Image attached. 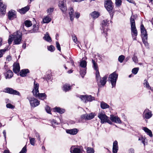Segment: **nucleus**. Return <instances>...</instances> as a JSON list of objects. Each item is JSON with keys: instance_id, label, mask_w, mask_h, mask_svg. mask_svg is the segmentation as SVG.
Listing matches in <instances>:
<instances>
[{"instance_id": "f257e3e1", "label": "nucleus", "mask_w": 153, "mask_h": 153, "mask_svg": "<svg viewBox=\"0 0 153 153\" xmlns=\"http://www.w3.org/2000/svg\"><path fill=\"white\" fill-rule=\"evenodd\" d=\"M135 15L132 14L130 18L131 34L134 40H136V37L137 35V31L136 27L135 21Z\"/></svg>"}, {"instance_id": "f03ea898", "label": "nucleus", "mask_w": 153, "mask_h": 153, "mask_svg": "<svg viewBox=\"0 0 153 153\" xmlns=\"http://www.w3.org/2000/svg\"><path fill=\"white\" fill-rule=\"evenodd\" d=\"M98 117L101 120V123L102 124L107 123L109 124H111L112 123L110 120L109 117L105 114L104 111L100 112L98 114Z\"/></svg>"}, {"instance_id": "7ed1b4c3", "label": "nucleus", "mask_w": 153, "mask_h": 153, "mask_svg": "<svg viewBox=\"0 0 153 153\" xmlns=\"http://www.w3.org/2000/svg\"><path fill=\"white\" fill-rule=\"evenodd\" d=\"M22 34L20 31H17L13 35L14 39V43L15 45L20 44L22 39Z\"/></svg>"}, {"instance_id": "20e7f679", "label": "nucleus", "mask_w": 153, "mask_h": 153, "mask_svg": "<svg viewBox=\"0 0 153 153\" xmlns=\"http://www.w3.org/2000/svg\"><path fill=\"white\" fill-rule=\"evenodd\" d=\"M118 75L115 71L110 74L108 78L109 81H110L112 85V88L115 87Z\"/></svg>"}, {"instance_id": "39448f33", "label": "nucleus", "mask_w": 153, "mask_h": 153, "mask_svg": "<svg viewBox=\"0 0 153 153\" xmlns=\"http://www.w3.org/2000/svg\"><path fill=\"white\" fill-rule=\"evenodd\" d=\"M141 34L142 36V40L143 43L145 44L146 43V40L147 39V34L146 30L145 29L143 25L140 26Z\"/></svg>"}, {"instance_id": "423d86ee", "label": "nucleus", "mask_w": 153, "mask_h": 153, "mask_svg": "<svg viewBox=\"0 0 153 153\" xmlns=\"http://www.w3.org/2000/svg\"><path fill=\"white\" fill-rule=\"evenodd\" d=\"M109 20L107 19L104 20L101 23V30L103 33L106 34H107V32L108 31V26L109 24Z\"/></svg>"}, {"instance_id": "0eeeda50", "label": "nucleus", "mask_w": 153, "mask_h": 153, "mask_svg": "<svg viewBox=\"0 0 153 153\" xmlns=\"http://www.w3.org/2000/svg\"><path fill=\"white\" fill-rule=\"evenodd\" d=\"M27 99L29 100L30 105L32 107H35L39 104V101L33 97L28 96Z\"/></svg>"}, {"instance_id": "6e6552de", "label": "nucleus", "mask_w": 153, "mask_h": 153, "mask_svg": "<svg viewBox=\"0 0 153 153\" xmlns=\"http://www.w3.org/2000/svg\"><path fill=\"white\" fill-rule=\"evenodd\" d=\"M70 152L71 153H83L84 150L82 147L73 146L70 149Z\"/></svg>"}, {"instance_id": "1a4fd4ad", "label": "nucleus", "mask_w": 153, "mask_h": 153, "mask_svg": "<svg viewBox=\"0 0 153 153\" xmlns=\"http://www.w3.org/2000/svg\"><path fill=\"white\" fill-rule=\"evenodd\" d=\"M4 91L10 94L21 96V94L19 92L11 88H6L4 89Z\"/></svg>"}, {"instance_id": "9d476101", "label": "nucleus", "mask_w": 153, "mask_h": 153, "mask_svg": "<svg viewBox=\"0 0 153 153\" xmlns=\"http://www.w3.org/2000/svg\"><path fill=\"white\" fill-rule=\"evenodd\" d=\"M152 115V111L147 108L145 110L143 114V118L146 119L150 118Z\"/></svg>"}, {"instance_id": "9b49d317", "label": "nucleus", "mask_w": 153, "mask_h": 153, "mask_svg": "<svg viewBox=\"0 0 153 153\" xmlns=\"http://www.w3.org/2000/svg\"><path fill=\"white\" fill-rule=\"evenodd\" d=\"M7 16L9 19L10 20H13L16 17V12L14 10H10L7 13Z\"/></svg>"}, {"instance_id": "f8f14e48", "label": "nucleus", "mask_w": 153, "mask_h": 153, "mask_svg": "<svg viewBox=\"0 0 153 153\" xmlns=\"http://www.w3.org/2000/svg\"><path fill=\"white\" fill-rule=\"evenodd\" d=\"M5 71L4 74L5 76L6 79H10L13 76V73L12 71L6 68H4Z\"/></svg>"}, {"instance_id": "ddd939ff", "label": "nucleus", "mask_w": 153, "mask_h": 153, "mask_svg": "<svg viewBox=\"0 0 153 153\" xmlns=\"http://www.w3.org/2000/svg\"><path fill=\"white\" fill-rule=\"evenodd\" d=\"M39 84L34 81V82L33 88L32 92L33 93V95H36L39 92Z\"/></svg>"}, {"instance_id": "4468645a", "label": "nucleus", "mask_w": 153, "mask_h": 153, "mask_svg": "<svg viewBox=\"0 0 153 153\" xmlns=\"http://www.w3.org/2000/svg\"><path fill=\"white\" fill-rule=\"evenodd\" d=\"M59 7L60 9L62 12H65L67 10V8L66 6L65 2L64 0L59 1L58 4Z\"/></svg>"}, {"instance_id": "2eb2a0df", "label": "nucleus", "mask_w": 153, "mask_h": 153, "mask_svg": "<svg viewBox=\"0 0 153 153\" xmlns=\"http://www.w3.org/2000/svg\"><path fill=\"white\" fill-rule=\"evenodd\" d=\"M7 6L3 3L2 1L0 0V11L2 14H5L6 13V10Z\"/></svg>"}, {"instance_id": "dca6fc26", "label": "nucleus", "mask_w": 153, "mask_h": 153, "mask_svg": "<svg viewBox=\"0 0 153 153\" xmlns=\"http://www.w3.org/2000/svg\"><path fill=\"white\" fill-rule=\"evenodd\" d=\"M110 119L113 122L116 123H121V120L118 117L115 116L113 115H111Z\"/></svg>"}, {"instance_id": "f3484780", "label": "nucleus", "mask_w": 153, "mask_h": 153, "mask_svg": "<svg viewBox=\"0 0 153 153\" xmlns=\"http://www.w3.org/2000/svg\"><path fill=\"white\" fill-rule=\"evenodd\" d=\"M105 7L107 10L110 13L111 17L112 18L113 14L112 13H111V12L113 8V4L107 5V4H106V5H105Z\"/></svg>"}, {"instance_id": "a211bd4d", "label": "nucleus", "mask_w": 153, "mask_h": 153, "mask_svg": "<svg viewBox=\"0 0 153 153\" xmlns=\"http://www.w3.org/2000/svg\"><path fill=\"white\" fill-rule=\"evenodd\" d=\"M13 71L14 73H18L20 70L19 64V63H14L13 65Z\"/></svg>"}, {"instance_id": "6ab92c4d", "label": "nucleus", "mask_w": 153, "mask_h": 153, "mask_svg": "<svg viewBox=\"0 0 153 153\" xmlns=\"http://www.w3.org/2000/svg\"><path fill=\"white\" fill-rule=\"evenodd\" d=\"M69 15L70 19L71 21H73L74 18V10L73 8L70 7L69 9Z\"/></svg>"}, {"instance_id": "aec40b11", "label": "nucleus", "mask_w": 153, "mask_h": 153, "mask_svg": "<svg viewBox=\"0 0 153 153\" xmlns=\"http://www.w3.org/2000/svg\"><path fill=\"white\" fill-rule=\"evenodd\" d=\"M118 150V143L117 141L115 140L113 143V153H117Z\"/></svg>"}, {"instance_id": "412c9836", "label": "nucleus", "mask_w": 153, "mask_h": 153, "mask_svg": "<svg viewBox=\"0 0 153 153\" xmlns=\"http://www.w3.org/2000/svg\"><path fill=\"white\" fill-rule=\"evenodd\" d=\"M78 130L76 128H73L71 129H68L66 131V132L71 135H75L78 132Z\"/></svg>"}, {"instance_id": "4be33fe9", "label": "nucleus", "mask_w": 153, "mask_h": 153, "mask_svg": "<svg viewBox=\"0 0 153 153\" xmlns=\"http://www.w3.org/2000/svg\"><path fill=\"white\" fill-rule=\"evenodd\" d=\"M39 30V26L38 25H33V29L28 30L29 33H35L38 32Z\"/></svg>"}, {"instance_id": "5701e85b", "label": "nucleus", "mask_w": 153, "mask_h": 153, "mask_svg": "<svg viewBox=\"0 0 153 153\" xmlns=\"http://www.w3.org/2000/svg\"><path fill=\"white\" fill-rule=\"evenodd\" d=\"M29 7L27 6L21 9H19L18 11L21 14H24L29 9Z\"/></svg>"}, {"instance_id": "b1692460", "label": "nucleus", "mask_w": 153, "mask_h": 153, "mask_svg": "<svg viewBox=\"0 0 153 153\" xmlns=\"http://www.w3.org/2000/svg\"><path fill=\"white\" fill-rule=\"evenodd\" d=\"M34 96L42 100H44L46 97V95L45 93H39V92L36 95Z\"/></svg>"}, {"instance_id": "393cba45", "label": "nucleus", "mask_w": 153, "mask_h": 153, "mask_svg": "<svg viewBox=\"0 0 153 153\" xmlns=\"http://www.w3.org/2000/svg\"><path fill=\"white\" fill-rule=\"evenodd\" d=\"M29 72V71L27 69H24L22 70L20 72V75L22 77H24L26 76L27 73Z\"/></svg>"}, {"instance_id": "a878e982", "label": "nucleus", "mask_w": 153, "mask_h": 153, "mask_svg": "<svg viewBox=\"0 0 153 153\" xmlns=\"http://www.w3.org/2000/svg\"><path fill=\"white\" fill-rule=\"evenodd\" d=\"M107 76H104L100 78V82L102 86H104L106 84L107 82Z\"/></svg>"}, {"instance_id": "bb28decb", "label": "nucleus", "mask_w": 153, "mask_h": 153, "mask_svg": "<svg viewBox=\"0 0 153 153\" xmlns=\"http://www.w3.org/2000/svg\"><path fill=\"white\" fill-rule=\"evenodd\" d=\"M143 129L144 130L150 137H152V131L148 128L146 127H143Z\"/></svg>"}, {"instance_id": "cd10ccee", "label": "nucleus", "mask_w": 153, "mask_h": 153, "mask_svg": "<svg viewBox=\"0 0 153 153\" xmlns=\"http://www.w3.org/2000/svg\"><path fill=\"white\" fill-rule=\"evenodd\" d=\"M43 39L48 42H51L52 41L51 37L49 36L48 32H47L46 33L45 35V36L43 37Z\"/></svg>"}, {"instance_id": "c85d7f7f", "label": "nucleus", "mask_w": 153, "mask_h": 153, "mask_svg": "<svg viewBox=\"0 0 153 153\" xmlns=\"http://www.w3.org/2000/svg\"><path fill=\"white\" fill-rule=\"evenodd\" d=\"M100 107L102 109H105L108 108L109 106L105 102L102 101L100 102Z\"/></svg>"}, {"instance_id": "c756f323", "label": "nucleus", "mask_w": 153, "mask_h": 153, "mask_svg": "<svg viewBox=\"0 0 153 153\" xmlns=\"http://www.w3.org/2000/svg\"><path fill=\"white\" fill-rule=\"evenodd\" d=\"M86 100L85 101V102L86 103L88 102H91L92 100H95L94 97H92L91 95L87 96L86 95Z\"/></svg>"}, {"instance_id": "7c9ffc66", "label": "nucleus", "mask_w": 153, "mask_h": 153, "mask_svg": "<svg viewBox=\"0 0 153 153\" xmlns=\"http://www.w3.org/2000/svg\"><path fill=\"white\" fill-rule=\"evenodd\" d=\"M63 90L65 92L69 91L71 89L70 86L67 84L63 85Z\"/></svg>"}, {"instance_id": "2f4dec72", "label": "nucleus", "mask_w": 153, "mask_h": 153, "mask_svg": "<svg viewBox=\"0 0 153 153\" xmlns=\"http://www.w3.org/2000/svg\"><path fill=\"white\" fill-rule=\"evenodd\" d=\"M51 18L48 16H46L43 19V21L45 23H48L51 22Z\"/></svg>"}, {"instance_id": "473e14b6", "label": "nucleus", "mask_w": 153, "mask_h": 153, "mask_svg": "<svg viewBox=\"0 0 153 153\" xmlns=\"http://www.w3.org/2000/svg\"><path fill=\"white\" fill-rule=\"evenodd\" d=\"M54 110L57 112L62 114L64 113L65 110L59 107H55L54 108Z\"/></svg>"}, {"instance_id": "72a5a7b5", "label": "nucleus", "mask_w": 153, "mask_h": 153, "mask_svg": "<svg viewBox=\"0 0 153 153\" xmlns=\"http://www.w3.org/2000/svg\"><path fill=\"white\" fill-rule=\"evenodd\" d=\"M90 15L93 18H97L99 16L98 12L95 11L92 12Z\"/></svg>"}, {"instance_id": "f704fd0d", "label": "nucleus", "mask_w": 153, "mask_h": 153, "mask_svg": "<svg viewBox=\"0 0 153 153\" xmlns=\"http://www.w3.org/2000/svg\"><path fill=\"white\" fill-rule=\"evenodd\" d=\"M94 117V114L93 113H91L90 114H87V117L86 118L87 120H90L93 119Z\"/></svg>"}, {"instance_id": "c9c22d12", "label": "nucleus", "mask_w": 153, "mask_h": 153, "mask_svg": "<svg viewBox=\"0 0 153 153\" xmlns=\"http://www.w3.org/2000/svg\"><path fill=\"white\" fill-rule=\"evenodd\" d=\"M25 24L26 26L27 27H29L32 25V22L29 20H26L25 22Z\"/></svg>"}, {"instance_id": "e433bc0d", "label": "nucleus", "mask_w": 153, "mask_h": 153, "mask_svg": "<svg viewBox=\"0 0 153 153\" xmlns=\"http://www.w3.org/2000/svg\"><path fill=\"white\" fill-rule=\"evenodd\" d=\"M80 65L82 68H86L87 65V62L85 60H82L80 62Z\"/></svg>"}, {"instance_id": "4c0bfd02", "label": "nucleus", "mask_w": 153, "mask_h": 153, "mask_svg": "<svg viewBox=\"0 0 153 153\" xmlns=\"http://www.w3.org/2000/svg\"><path fill=\"white\" fill-rule=\"evenodd\" d=\"M86 149L87 153H94V152L93 149L91 147H88Z\"/></svg>"}, {"instance_id": "58836bf2", "label": "nucleus", "mask_w": 153, "mask_h": 153, "mask_svg": "<svg viewBox=\"0 0 153 153\" xmlns=\"http://www.w3.org/2000/svg\"><path fill=\"white\" fill-rule=\"evenodd\" d=\"M92 62L93 63V67L94 68V69L96 71L98 70V65L97 63H96L95 61L93 59L92 60Z\"/></svg>"}, {"instance_id": "ea45409f", "label": "nucleus", "mask_w": 153, "mask_h": 153, "mask_svg": "<svg viewBox=\"0 0 153 153\" xmlns=\"http://www.w3.org/2000/svg\"><path fill=\"white\" fill-rule=\"evenodd\" d=\"M125 58L124 55H121L119 56L118 59V61L120 63H122Z\"/></svg>"}, {"instance_id": "a19ab883", "label": "nucleus", "mask_w": 153, "mask_h": 153, "mask_svg": "<svg viewBox=\"0 0 153 153\" xmlns=\"http://www.w3.org/2000/svg\"><path fill=\"white\" fill-rule=\"evenodd\" d=\"M122 1L121 0H115V4L117 7H120L122 4Z\"/></svg>"}, {"instance_id": "79ce46f5", "label": "nucleus", "mask_w": 153, "mask_h": 153, "mask_svg": "<svg viewBox=\"0 0 153 153\" xmlns=\"http://www.w3.org/2000/svg\"><path fill=\"white\" fill-rule=\"evenodd\" d=\"M106 4L107 5H110L113 4V3L111 0H104V6Z\"/></svg>"}, {"instance_id": "37998d69", "label": "nucleus", "mask_w": 153, "mask_h": 153, "mask_svg": "<svg viewBox=\"0 0 153 153\" xmlns=\"http://www.w3.org/2000/svg\"><path fill=\"white\" fill-rule=\"evenodd\" d=\"M139 70V68H135L132 69V72L133 74H136L138 72Z\"/></svg>"}, {"instance_id": "c03bdc74", "label": "nucleus", "mask_w": 153, "mask_h": 153, "mask_svg": "<svg viewBox=\"0 0 153 153\" xmlns=\"http://www.w3.org/2000/svg\"><path fill=\"white\" fill-rule=\"evenodd\" d=\"M96 80L97 81H98L100 78V73L98 70L96 71Z\"/></svg>"}, {"instance_id": "a18cd8bd", "label": "nucleus", "mask_w": 153, "mask_h": 153, "mask_svg": "<svg viewBox=\"0 0 153 153\" xmlns=\"http://www.w3.org/2000/svg\"><path fill=\"white\" fill-rule=\"evenodd\" d=\"M54 9L53 8L50 7L47 10V13L48 15H51Z\"/></svg>"}, {"instance_id": "49530a36", "label": "nucleus", "mask_w": 153, "mask_h": 153, "mask_svg": "<svg viewBox=\"0 0 153 153\" xmlns=\"http://www.w3.org/2000/svg\"><path fill=\"white\" fill-rule=\"evenodd\" d=\"M30 139V143L31 145L33 146L35 145V138H29Z\"/></svg>"}, {"instance_id": "de8ad7c7", "label": "nucleus", "mask_w": 153, "mask_h": 153, "mask_svg": "<svg viewBox=\"0 0 153 153\" xmlns=\"http://www.w3.org/2000/svg\"><path fill=\"white\" fill-rule=\"evenodd\" d=\"M144 85H145V87L146 88H148L149 89L150 87L148 81L146 80H145L144 81Z\"/></svg>"}, {"instance_id": "09e8293b", "label": "nucleus", "mask_w": 153, "mask_h": 153, "mask_svg": "<svg viewBox=\"0 0 153 153\" xmlns=\"http://www.w3.org/2000/svg\"><path fill=\"white\" fill-rule=\"evenodd\" d=\"M48 50L50 51L51 52L53 51L54 50V47L53 45H51L48 46Z\"/></svg>"}, {"instance_id": "8fccbe9b", "label": "nucleus", "mask_w": 153, "mask_h": 153, "mask_svg": "<svg viewBox=\"0 0 153 153\" xmlns=\"http://www.w3.org/2000/svg\"><path fill=\"white\" fill-rule=\"evenodd\" d=\"M86 74V69L83 70H81L80 71V74L82 76V77H83V76Z\"/></svg>"}, {"instance_id": "3c124183", "label": "nucleus", "mask_w": 153, "mask_h": 153, "mask_svg": "<svg viewBox=\"0 0 153 153\" xmlns=\"http://www.w3.org/2000/svg\"><path fill=\"white\" fill-rule=\"evenodd\" d=\"M27 147L25 146L22 149L19 153H26L27 152Z\"/></svg>"}, {"instance_id": "603ef678", "label": "nucleus", "mask_w": 153, "mask_h": 153, "mask_svg": "<svg viewBox=\"0 0 153 153\" xmlns=\"http://www.w3.org/2000/svg\"><path fill=\"white\" fill-rule=\"evenodd\" d=\"M132 60L135 63H137L138 62V60L137 57L135 55H134L133 57H132Z\"/></svg>"}, {"instance_id": "864d4df0", "label": "nucleus", "mask_w": 153, "mask_h": 153, "mask_svg": "<svg viewBox=\"0 0 153 153\" xmlns=\"http://www.w3.org/2000/svg\"><path fill=\"white\" fill-rule=\"evenodd\" d=\"M6 107L8 108L13 109L15 106L10 103H8L6 105Z\"/></svg>"}, {"instance_id": "5fc2aeb1", "label": "nucleus", "mask_w": 153, "mask_h": 153, "mask_svg": "<svg viewBox=\"0 0 153 153\" xmlns=\"http://www.w3.org/2000/svg\"><path fill=\"white\" fill-rule=\"evenodd\" d=\"M13 41V37L11 36H10L8 40V43L9 45H10Z\"/></svg>"}, {"instance_id": "6e6d98bb", "label": "nucleus", "mask_w": 153, "mask_h": 153, "mask_svg": "<svg viewBox=\"0 0 153 153\" xmlns=\"http://www.w3.org/2000/svg\"><path fill=\"white\" fill-rule=\"evenodd\" d=\"M51 124L53 126L58 125V123H57L56 121L54 120L51 121Z\"/></svg>"}, {"instance_id": "4d7b16f0", "label": "nucleus", "mask_w": 153, "mask_h": 153, "mask_svg": "<svg viewBox=\"0 0 153 153\" xmlns=\"http://www.w3.org/2000/svg\"><path fill=\"white\" fill-rule=\"evenodd\" d=\"M45 110L46 111V112L48 113H50L51 112V110H50V108L48 106H47L46 107H45Z\"/></svg>"}, {"instance_id": "13d9d810", "label": "nucleus", "mask_w": 153, "mask_h": 153, "mask_svg": "<svg viewBox=\"0 0 153 153\" xmlns=\"http://www.w3.org/2000/svg\"><path fill=\"white\" fill-rule=\"evenodd\" d=\"M56 46L58 50L59 51H61L60 46L58 42H56Z\"/></svg>"}, {"instance_id": "bf43d9fd", "label": "nucleus", "mask_w": 153, "mask_h": 153, "mask_svg": "<svg viewBox=\"0 0 153 153\" xmlns=\"http://www.w3.org/2000/svg\"><path fill=\"white\" fill-rule=\"evenodd\" d=\"M35 135L36 137V138H37V139H38V140L39 141H40V135H39V134L37 132H36L35 133Z\"/></svg>"}, {"instance_id": "052dcab7", "label": "nucleus", "mask_w": 153, "mask_h": 153, "mask_svg": "<svg viewBox=\"0 0 153 153\" xmlns=\"http://www.w3.org/2000/svg\"><path fill=\"white\" fill-rule=\"evenodd\" d=\"M72 39L74 42L76 43L77 42V38L75 35L72 36Z\"/></svg>"}, {"instance_id": "680f3d73", "label": "nucleus", "mask_w": 153, "mask_h": 153, "mask_svg": "<svg viewBox=\"0 0 153 153\" xmlns=\"http://www.w3.org/2000/svg\"><path fill=\"white\" fill-rule=\"evenodd\" d=\"M79 97L82 100L85 101L86 100V95H81Z\"/></svg>"}, {"instance_id": "e2e57ef3", "label": "nucleus", "mask_w": 153, "mask_h": 153, "mask_svg": "<svg viewBox=\"0 0 153 153\" xmlns=\"http://www.w3.org/2000/svg\"><path fill=\"white\" fill-rule=\"evenodd\" d=\"M5 50H0V58L2 57L3 56V53L5 52Z\"/></svg>"}, {"instance_id": "0e129e2a", "label": "nucleus", "mask_w": 153, "mask_h": 153, "mask_svg": "<svg viewBox=\"0 0 153 153\" xmlns=\"http://www.w3.org/2000/svg\"><path fill=\"white\" fill-rule=\"evenodd\" d=\"M81 118L82 119H87L86 117H87V114H85L84 115H83L81 116Z\"/></svg>"}, {"instance_id": "69168bd1", "label": "nucleus", "mask_w": 153, "mask_h": 153, "mask_svg": "<svg viewBox=\"0 0 153 153\" xmlns=\"http://www.w3.org/2000/svg\"><path fill=\"white\" fill-rule=\"evenodd\" d=\"M75 14L76 17L77 19L80 16V13H75Z\"/></svg>"}, {"instance_id": "338daca9", "label": "nucleus", "mask_w": 153, "mask_h": 153, "mask_svg": "<svg viewBox=\"0 0 153 153\" xmlns=\"http://www.w3.org/2000/svg\"><path fill=\"white\" fill-rule=\"evenodd\" d=\"M146 141H147V140L146 138L144 137L142 141V143L144 145H145Z\"/></svg>"}, {"instance_id": "774afa93", "label": "nucleus", "mask_w": 153, "mask_h": 153, "mask_svg": "<svg viewBox=\"0 0 153 153\" xmlns=\"http://www.w3.org/2000/svg\"><path fill=\"white\" fill-rule=\"evenodd\" d=\"M3 133L4 134V136L5 138V139L6 138V131L5 130H4L3 132Z\"/></svg>"}]
</instances>
